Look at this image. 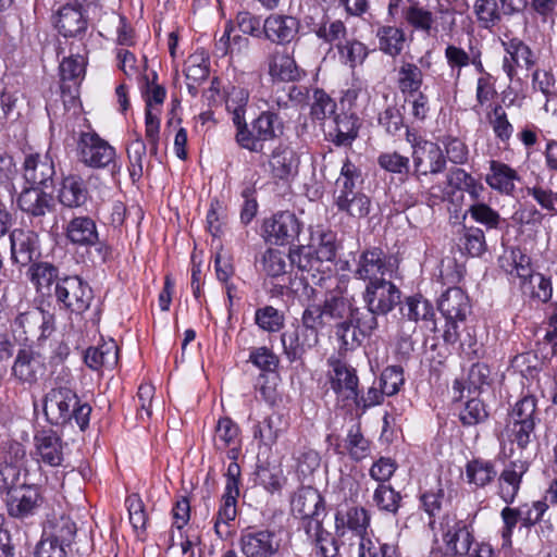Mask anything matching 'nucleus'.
<instances>
[{
  "instance_id": "nucleus-1",
  "label": "nucleus",
  "mask_w": 557,
  "mask_h": 557,
  "mask_svg": "<svg viewBox=\"0 0 557 557\" xmlns=\"http://www.w3.org/2000/svg\"><path fill=\"white\" fill-rule=\"evenodd\" d=\"M333 304L344 307L342 331L354 336L356 347L370 337L379 327L377 315H385L400 304L401 293L398 287L385 277L369 282L363 293L364 307L356 306L354 298L342 289L327 290ZM342 311V309H339Z\"/></svg>"
},
{
  "instance_id": "nucleus-2",
  "label": "nucleus",
  "mask_w": 557,
  "mask_h": 557,
  "mask_svg": "<svg viewBox=\"0 0 557 557\" xmlns=\"http://www.w3.org/2000/svg\"><path fill=\"white\" fill-rule=\"evenodd\" d=\"M344 307L333 304L329 293L324 295L321 304L308 305L301 315V324L293 325L281 335L284 354L290 362L301 357L319 343V331L326 326L334 329V334L341 343V349L356 348V341L347 330L342 331Z\"/></svg>"
},
{
  "instance_id": "nucleus-3",
  "label": "nucleus",
  "mask_w": 557,
  "mask_h": 557,
  "mask_svg": "<svg viewBox=\"0 0 557 557\" xmlns=\"http://www.w3.org/2000/svg\"><path fill=\"white\" fill-rule=\"evenodd\" d=\"M44 412L52 425L72 424L74 421L81 431L89 425L91 407L81 403L69 374L58 376L55 385L44 397Z\"/></svg>"
},
{
  "instance_id": "nucleus-4",
  "label": "nucleus",
  "mask_w": 557,
  "mask_h": 557,
  "mask_svg": "<svg viewBox=\"0 0 557 557\" xmlns=\"http://www.w3.org/2000/svg\"><path fill=\"white\" fill-rule=\"evenodd\" d=\"M20 211L33 228L49 232L57 224V201L51 193L39 187H25L16 198Z\"/></svg>"
},
{
  "instance_id": "nucleus-5",
  "label": "nucleus",
  "mask_w": 557,
  "mask_h": 557,
  "mask_svg": "<svg viewBox=\"0 0 557 557\" xmlns=\"http://www.w3.org/2000/svg\"><path fill=\"white\" fill-rule=\"evenodd\" d=\"M284 124L280 115L272 111L262 112L248 128L245 122L236 129V143L251 152H263L267 141L273 140L283 134Z\"/></svg>"
},
{
  "instance_id": "nucleus-6",
  "label": "nucleus",
  "mask_w": 557,
  "mask_h": 557,
  "mask_svg": "<svg viewBox=\"0 0 557 557\" xmlns=\"http://www.w3.org/2000/svg\"><path fill=\"white\" fill-rule=\"evenodd\" d=\"M540 422L537 401L534 396H524L512 407L507 422V433L512 443L524 449Z\"/></svg>"
},
{
  "instance_id": "nucleus-7",
  "label": "nucleus",
  "mask_w": 557,
  "mask_h": 557,
  "mask_svg": "<svg viewBox=\"0 0 557 557\" xmlns=\"http://www.w3.org/2000/svg\"><path fill=\"white\" fill-rule=\"evenodd\" d=\"M245 557H277L284 548L282 533L271 528L248 527L239 536Z\"/></svg>"
},
{
  "instance_id": "nucleus-8",
  "label": "nucleus",
  "mask_w": 557,
  "mask_h": 557,
  "mask_svg": "<svg viewBox=\"0 0 557 557\" xmlns=\"http://www.w3.org/2000/svg\"><path fill=\"white\" fill-rule=\"evenodd\" d=\"M406 135L412 147L413 176L418 182H421L422 176L436 175L445 171L446 157L436 143L417 138L408 129Z\"/></svg>"
},
{
  "instance_id": "nucleus-9",
  "label": "nucleus",
  "mask_w": 557,
  "mask_h": 557,
  "mask_svg": "<svg viewBox=\"0 0 557 557\" xmlns=\"http://www.w3.org/2000/svg\"><path fill=\"white\" fill-rule=\"evenodd\" d=\"M438 310L446 320L444 341L454 344L459 338V323L465 322L471 312V306L466 293L459 287L448 288L438 301Z\"/></svg>"
},
{
  "instance_id": "nucleus-10",
  "label": "nucleus",
  "mask_w": 557,
  "mask_h": 557,
  "mask_svg": "<svg viewBox=\"0 0 557 557\" xmlns=\"http://www.w3.org/2000/svg\"><path fill=\"white\" fill-rule=\"evenodd\" d=\"M440 530L445 556L463 557L469 554L474 542L470 522L458 519L456 515L446 513L440 521Z\"/></svg>"
},
{
  "instance_id": "nucleus-11",
  "label": "nucleus",
  "mask_w": 557,
  "mask_h": 557,
  "mask_svg": "<svg viewBox=\"0 0 557 557\" xmlns=\"http://www.w3.org/2000/svg\"><path fill=\"white\" fill-rule=\"evenodd\" d=\"M52 298L61 309L82 314L90 307L94 294L88 283L79 276L63 274Z\"/></svg>"
},
{
  "instance_id": "nucleus-12",
  "label": "nucleus",
  "mask_w": 557,
  "mask_h": 557,
  "mask_svg": "<svg viewBox=\"0 0 557 557\" xmlns=\"http://www.w3.org/2000/svg\"><path fill=\"white\" fill-rule=\"evenodd\" d=\"M78 156L89 168L103 169L112 164V173L116 171L115 149L94 131L81 133Z\"/></svg>"
},
{
  "instance_id": "nucleus-13",
  "label": "nucleus",
  "mask_w": 557,
  "mask_h": 557,
  "mask_svg": "<svg viewBox=\"0 0 557 557\" xmlns=\"http://www.w3.org/2000/svg\"><path fill=\"white\" fill-rule=\"evenodd\" d=\"M327 379L337 401L343 403L344 406L354 403L359 392V377L356 369L335 357L327 359Z\"/></svg>"
},
{
  "instance_id": "nucleus-14",
  "label": "nucleus",
  "mask_w": 557,
  "mask_h": 557,
  "mask_svg": "<svg viewBox=\"0 0 557 557\" xmlns=\"http://www.w3.org/2000/svg\"><path fill=\"white\" fill-rule=\"evenodd\" d=\"M302 227L304 223L292 211H280L264 220L262 225L265 240L281 246L293 244Z\"/></svg>"
},
{
  "instance_id": "nucleus-15",
  "label": "nucleus",
  "mask_w": 557,
  "mask_h": 557,
  "mask_svg": "<svg viewBox=\"0 0 557 557\" xmlns=\"http://www.w3.org/2000/svg\"><path fill=\"white\" fill-rule=\"evenodd\" d=\"M88 48L82 42H69L67 55L60 63L61 91L72 94L77 89L84 75L87 64Z\"/></svg>"
},
{
  "instance_id": "nucleus-16",
  "label": "nucleus",
  "mask_w": 557,
  "mask_h": 557,
  "mask_svg": "<svg viewBox=\"0 0 557 557\" xmlns=\"http://www.w3.org/2000/svg\"><path fill=\"white\" fill-rule=\"evenodd\" d=\"M13 331H21L27 341H44L54 331L53 314L38 308L32 307L20 312L13 321Z\"/></svg>"
},
{
  "instance_id": "nucleus-17",
  "label": "nucleus",
  "mask_w": 557,
  "mask_h": 557,
  "mask_svg": "<svg viewBox=\"0 0 557 557\" xmlns=\"http://www.w3.org/2000/svg\"><path fill=\"white\" fill-rule=\"evenodd\" d=\"M292 513L301 519L308 520L305 527L307 534L317 522H322L320 516L324 513V499L317 488L311 486L299 487L290 498Z\"/></svg>"
},
{
  "instance_id": "nucleus-18",
  "label": "nucleus",
  "mask_w": 557,
  "mask_h": 557,
  "mask_svg": "<svg viewBox=\"0 0 557 557\" xmlns=\"http://www.w3.org/2000/svg\"><path fill=\"white\" fill-rule=\"evenodd\" d=\"M53 24L58 32L66 39L65 45L69 42H88V21L83 15L79 7L63 5L53 16Z\"/></svg>"
},
{
  "instance_id": "nucleus-19",
  "label": "nucleus",
  "mask_w": 557,
  "mask_h": 557,
  "mask_svg": "<svg viewBox=\"0 0 557 557\" xmlns=\"http://www.w3.org/2000/svg\"><path fill=\"white\" fill-rule=\"evenodd\" d=\"M38 230L16 227L10 233V250L13 263L30 265L40 256Z\"/></svg>"
},
{
  "instance_id": "nucleus-20",
  "label": "nucleus",
  "mask_w": 557,
  "mask_h": 557,
  "mask_svg": "<svg viewBox=\"0 0 557 557\" xmlns=\"http://www.w3.org/2000/svg\"><path fill=\"white\" fill-rule=\"evenodd\" d=\"M393 271L392 258L380 247H369L360 253L355 275L358 278L373 282L385 277Z\"/></svg>"
},
{
  "instance_id": "nucleus-21",
  "label": "nucleus",
  "mask_w": 557,
  "mask_h": 557,
  "mask_svg": "<svg viewBox=\"0 0 557 557\" xmlns=\"http://www.w3.org/2000/svg\"><path fill=\"white\" fill-rule=\"evenodd\" d=\"M370 525V515L364 507L355 505H341L335 513V533L337 536H345L351 531L358 536H363Z\"/></svg>"
},
{
  "instance_id": "nucleus-22",
  "label": "nucleus",
  "mask_w": 557,
  "mask_h": 557,
  "mask_svg": "<svg viewBox=\"0 0 557 557\" xmlns=\"http://www.w3.org/2000/svg\"><path fill=\"white\" fill-rule=\"evenodd\" d=\"M26 276L41 297L52 298L55 293V285H59L62 276L59 267L49 261H36L32 263Z\"/></svg>"
},
{
  "instance_id": "nucleus-23",
  "label": "nucleus",
  "mask_w": 557,
  "mask_h": 557,
  "mask_svg": "<svg viewBox=\"0 0 557 557\" xmlns=\"http://www.w3.org/2000/svg\"><path fill=\"white\" fill-rule=\"evenodd\" d=\"M39 490L34 484L25 483L7 495L8 513L13 518L24 519L34 515L40 505Z\"/></svg>"
},
{
  "instance_id": "nucleus-24",
  "label": "nucleus",
  "mask_w": 557,
  "mask_h": 557,
  "mask_svg": "<svg viewBox=\"0 0 557 557\" xmlns=\"http://www.w3.org/2000/svg\"><path fill=\"white\" fill-rule=\"evenodd\" d=\"M506 55L503 60V70L512 81L517 75V66H524L527 70L532 69L536 63V58L532 49L521 39L511 38L503 41Z\"/></svg>"
},
{
  "instance_id": "nucleus-25",
  "label": "nucleus",
  "mask_w": 557,
  "mask_h": 557,
  "mask_svg": "<svg viewBox=\"0 0 557 557\" xmlns=\"http://www.w3.org/2000/svg\"><path fill=\"white\" fill-rule=\"evenodd\" d=\"M54 174V163L49 153L26 156L23 163V177L29 187H47Z\"/></svg>"
},
{
  "instance_id": "nucleus-26",
  "label": "nucleus",
  "mask_w": 557,
  "mask_h": 557,
  "mask_svg": "<svg viewBox=\"0 0 557 557\" xmlns=\"http://www.w3.org/2000/svg\"><path fill=\"white\" fill-rule=\"evenodd\" d=\"M315 12L320 16L307 15L305 23L319 39L337 47L346 37L345 24L341 20H332L323 10L315 9Z\"/></svg>"
},
{
  "instance_id": "nucleus-27",
  "label": "nucleus",
  "mask_w": 557,
  "mask_h": 557,
  "mask_svg": "<svg viewBox=\"0 0 557 557\" xmlns=\"http://www.w3.org/2000/svg\"><path fill=\"white\" fill-rule=\"evenodd\" d=\"M39 461L50 467H60L64 460L66 443L52 430H42L34 437Z\"/></svg>"
},
{
  "instance_id": "nucleus-28",
  "label": "nucleus",
  "mask_w": 557,
  "mask_h": 557,
  "mask_svg": "<svg viewBox=\"0 0 557 557\" xmlns=\"http://www.w3.org/2000/svg\"><path fill=\"white\" fill-rule=\"evenodd\" d=\"M45 373V364L40 355L29 348L17 351L12 366V375L21 384L34 385Z\"/></svg>"
},
{
  "instance_id": "nucleus-29",
  "label": "nucleus",
  "mask_w": 557,
  "mask_h": 557,
  "mask_svg": "<svg viewBox=\"0 0 557 557\" xmlns=\"http://www.w3.org/2000/svg\"><path fill=\"white\" fill-rule=\"evenodd\" d=\"M299 21L292 15L271 14L263 21V36L276 45H287L299 32Z\"/></svg>"
},
{
  "instance_id": "nucleus-30",
  "label": "nucleus",
  "mask_w": 557,
  "mask_h": 557,
  "mask_svg": "<svg viewBox=\"0 0 557 557\" xmlns=\"http://www.w3.org/2000/svg\"><path fill=\"white\" fill-rule=\"evenodd\" d=\"M519 180L518 172L510 165L497 160L490 161V172L485 176V182L492 189L511 196Z\"/></svg>"
},
{
  "instance_id": "nucleus-31",
  "label": "nucleus",
  "mask_w": 557,
  "mask_h": 557,
  "mask_svg": "<svg viewBox=\"0 0 557 557\" xmlns=\"http://www.w3.org/2000/svg\"><path fill=\"white\" fill-rule=\"evenodd\" d=\"M89 191L84 180L76 175L63 178L58 190L59 202L70 209L81 208L87 203Z\"/></svg>"
},
{
  "instance_id": "nucleus-32",
  "label": "nucleus",
  "mask_w": 557,
  "mask_h": 557,
  "mask_svg": "<svg viewBox=\"0 0 557 557\" xmlns=\"http://www.w3.org/2000/svg\"><path fill=\"white\" fill-rule=\"evenodd\" d=\"M362 185L361 170L346 158L342 162L341 174L335 182L334 199L363 193Z\"/></svg>"
},
{
  "instance_id": "nucleus-33",
  "label": "nucleus",
  "mask_w": 557,
  "mask_h": 557,
  "mask_svg": "<svg viewBox=\"0 0 557 557\" xmlns=\"http://www.w3.org/2000/svg\"><path fill=\"white\" fill-rule=\"evenodd\" d=\"M214 447L227 451V457L236 460L239 453V428L227 417L221 418L215 426Z\"/></svg>"
},
{
  "instance_id": "nucleus-34",
  "label": "nucleus",
  "mask_w": 557,
  "mask_h": 557,
  "mask_svg": "<svg viewBox=\"0 0 557 557\" xmlns=\"http://www.w3.org/2000/svg\"><path fill=\"white\" fill-rule=\"evenodd\" d=\"M66 238L74 245L91 246L98 242L95 221L89 216H75L65 227Z\"/></svg>"
},
{
  "instance_id": "nucleus-35",
  "label": "nucleus",
  "mask_w": 557,
  "mask_h": 557,
  "mask_svg": "<svg viewBox=\"0 0 557 557\" xmlns=\"http://www.w3.org/2000/svg\"><path fill=\"white\" fill-rule=\"evenodd\" d=\"M269 74L283 82H294L300 76L295 60L285 52L274 49L267 55Z\"/></svg>"
},
{
  "instance_id": "nucleus-36",
  "label": "nucleus",
  "mask_w": 557,
  "mask_h": 557,
  "mask_svg": "<svg viewBox=\"0 0 557 557\" xmlns=\"http://www.w3.org/2000/svg\"><path fill=\"white\" fill-rule=\"evenodd\" d=\"M269 163L275 177L287 180L297 173L299 161L293 149L280 145L272 151Z\"/></svg>"
},
{
  "instance_id": "nucleus-37",
  "label": "nucleus",
  "mask_w": 557,
  "mask_h": 557,
  "mask_svg": "<svg viewBox=\"0 0 557 557\" xmlns=\"http://www.w3.org/2000/svg\"><path fill=\"white\" fill-rule=\"evenodd\" d=\"M289 426L288 419L278 412H273L255 428V437L264 445L272 446Z\"/></svg>"
},
{
  "instance_id": "nucleus-38",
  "label": "nucleus",
  "mask_w": 557,
  "mask_h": 557,
  "mask_svg": "<svg viewBox=\"0 0 557 557\" xmlns=\"http://www.w3.org/2000/svg\"><path fill=\"white\" fill-rule=\"evenodd\" d=\"M117 359L119 347L113 341L89 347L84 355V361L91 370L112 369L117 363Z\"/></svg>"
},
{
  "instance_id": "nucleus-39",
  "label": "nucleus",
  "mask_w": 557,
  "mask_h": 557,
  "mask_svg": "<svg viewBox=\"0 0 557 557\" xmlns=\"http://www.w3.org/2000/svg\"><path fill=\"white\" fill-rule=\"evenodd\" d=\"M358 119L347 113L337 114L332 123L329 136L336 146L350 145L358 135Z\"/></svg>"
},
{
  "instance_id": "nucleus-40",
  "label": "nucleus",
  "mask_w": 557,
  "mask_h": 557,
  "mask_svg": "<svg viewBox=\"0 0 557 557\" xmlns=\"http://www.w3.org/2000/svg\"><path fill=\"white\" fill-rule=\"evenodd\" d=\"M423 84V73L421 69L412 63L403 61L397 70V86L405 96H413Z\"/></svg>"
},
{
  "instance_id": "nucleus-41",
  "label": "nucleus",
  "mask_w": 557,
  "mask_h": 557,
  "mask_svg": "<svg viewBox=\"0 0 557 557\" xmlns=\"http://www.w3.org/2000/svg\"><path fill=\"white\" fill-rule=\"evenodd\" d=\"M525 472V467L523 463L517 465L516 462H511L509 467H507L499 476L500 483V497L506 504L513 503L516 495L520 488V483L523 473Z\"/></svg>"
},
{
  "instance_id": "nucleus-42",
  "label": "nucleus",
  "mask_w": 557,
  "mask_h": 557,
  "mask_svg": "<svg viewBox=\"0 0 557 557\" xmlns=\"http://www.w3.org/2000/svg\"><path fill=\"white\" fill-rule=\"evenodd\" d=\"M76 531L75 523L69 517H60L48 521L42 535L55 543L70 547Z\"/></svg>"
},
{
  "instance_id": "nucleus-43",
  "label": "nucleus",
  "mask_w": 557,
  "mask_h": 557,
  "mask_svg": "<svg viewBox=\"0 0 557 557\" xmlns=\"http://www.w3.org/2000/svg\"><path fill=\"white\" fill-rule=\"evenodd\" d=\"M400 314L408 322L417 323L418 321L432 320L434 310L428 299L421 295H416L406 298L400 307Z\"/></svg>"
},
{
  "instance_id": "nucleus-44",
  "label": "nucleus",
  "mask_w": 557,
  "mask_h": 557,
  "mask_svg": "<svg viewBox=\"0 0 557 557\" xmlns=\"http://www.w3.org/2000/svg\"><path fill=\"white\" fill-rule=\"evenodd\" d=\"M403 495L391 484H377L372 495V503L377 510L396 516L401 507Z\"/></svg>"
},
{
  "instance_id": "nucleus-45",
  "label": "nucleus",
  "mask_w": 557,
  "mask_h": 557,
  "mask_svg": "<svg viewBox=\"0 0 557 557\" xmlns=\"http://www.w3.org/2000/svg\"><path fill=\"white\" fill-rule=\"evenodd\" d=\"M334 203L339 212L352 219L366 218L371 210V199L364 193L336 198Z\"/></svg>"
},
{
  "instance_id": "nucleus-46",
  "label": "nucleus",
  "mask_w": 557,
  "mask_h": 557,
  "mask_svg": "<svg viewBox=\"0 0 557 557\" xmlns=\"http://www.w3.org/2000/svg\"><path fill=\"white\" fill-rule=\"evenodd\" d=\"M446 180L450 187L467 191L473 200H478L484 190L483 185L461 168H451L447 173Z\"/></svg>"
},
{
  "instance_id": "nucleus-47",
  "label": "nucleus",
  "mask_w": 557,
  "mask_h": 557,
  "mask_svg": "<svg viewBox=\"0 0 557 557\" xmlns=\"http://www.w3.org/2000/svg\"><path fill=\"white\" fill-rule=\"evenodd\" d=\"M404 17L410 26L429 36L438 33V26L434 25L433 13L422 7H419L417 3L409 5L405 10Z\"/></svg>"
},
{
  "instance_id": "nucleus-48",
  "label": "nucleus",
  "mask_w": 557,
  "mask_h": 557,
  "mask_svg": "<svg viewBox=\"0 0 557 557\" xmlns=\"http://www.w3.org/2000/svg\"><path fill=\"white\" fill-rule=\"evenodd\" d=\"M288 258L292 265L297 267L302 273L307 272L312 278L315 277L314 272H321L322 263L314 255L312 246H298L290 249Z\"/></svg>"
},
{
  "instance_id": "nucleus-49",
  "label": "nucleus",
  "mask_w": 557,
  "mask_h": 557,
  "mask_svg": "<svg viewBox=\"0 0 557 557\" xmlns=\"http://www.w3.org/2000/svg\"><path fill=\"white\" fill-rule=\"evenodd\" d=\"M249 101V92L243 87H232L228 91L225 106L232 114V121L238 129L245 122L246 107Z\"/></svg>"
},
{
  "instance_id": "nucleus-50",
  "label": "nucleus",
  "mask_w": 557,
  "mask_h": 557,
  "mask_svg": "<svg viewBox=\"0 0 557 557\" xmlns=\"http://www.w3.org/2000/svg\"><path fill=\"white\" fill-rule=\"evenodd\" d=\"M380 49L391 55H398L405 44V33L401 28L394 26H383L377 29Z\"/></svg>"
},
{
  "instance_id": "nucleus-51",
  "label": "nucleus",
  "mask_w": 557,
  "mask_h": 557,
  "mask_svg": "<svg viewBox=\"0 0 557 557\" xmlns=\"http://www.w3.org/2000/svg\"><path fill=\"white\" fill-rule=\"evenodd\" d=\"M26 475L22 478L21 465L9 462L5 458L0 462V493L9 495L26 483Z\"/></svg>"
},
{
  "instance_id": "nucleus-52",
  "label": "nucleus",
  "mask_w": 557,
  "mask_h": 557,
  "mask_svg": "<svg viewBox=\"0 0 557 557\" xmlns=\"http://www.w3.org/2000/svg\"><path fill=\"white\" fill-rule=\"evenodd\" d=\"M466 474L469 483L483 487L491 483L497 473L492 462L474 459L467 463Z\"/></svg>"
},
{
  "instance_id": "nucleus-53",
  "label": "nucleus",
  "mask_w": 557,
  "mask_h": 557,
  "mask_svg": "<svg viewBox=\"0 0 557 557\" xmlns=\"http://www.w3.org/2000/svg\"><path fill=\"white\" fill-rule=\"evenodd\" d=\"M460 243L465 252L471 257H480L487 249L485 234L480 227L463 226Z\"/></svg>"
},
{
  "instance_id": "nucleus-54",
  "label": "nucleus",
  "mask_w": 557,
  "mask_h": 557,
  "mask_svg": "<svg viewBox=\"0 0 557 557\" xmlns=\"http://www.w3.org/2000/svg\"><path fill=\"white\" fill-rule=\"evenodd\" d=\"M237 500L222 498L218 513L214 518V531L220 539L228 535L230 523L236 519Z\"/></svg>"
},
{
  "instance_id": "nucleus-55",
  "label": "nucleus",
  "mask_w": 557,
  "mask_h": 557,
  "mask_svg": "<svg viewBox=\"0 0 557 557\" xmlns=\"http://www.w3.org/2000/svg\"><path fill=\"white\" fill-rule=\"evenodd\" d=\"M337 49L341 60L351 69L362 64L369 54L367 46L356 39L337 44Z\"/></svg>"
},
{
  "instance_id": "nucleus-56",
  "label": "nucleus",
  "mask_w": 557,
  "mask_h": 557,
  "mask_svg": "<svg viewBox=\"0 0 557 557\" xmlns=\"http://www.w3.org/2000/svg\"><path fill=\"white\" fill-rule=\"evenodd\" d=\"M488 122L493 128L495 137L503 144H507L513 133V126L507 117V113L500 104L494 107L487 115Z\"/></svg>"
},
{
  "instance_id": "nucleus-57",
  "label": "nucleus",
  "mask_w": 557,
  "mask_h": 557,
  "mask_svg": "<svg viewBox=\"0 0 557 557\" xmlns=\"http://www.w3.org/2000/svg\"><path fill=\"white\" fill-rule=\"evenodd\" d=\"M467 213H469L476 223L484 225L487 230L498 228L502 222L499 213L485 202L479 201V199L474 200V203L469 207Z\"/></svg>"
},
{
  "instance_id": "nucleus-58",
  "label": "nucleus",
  "mask_w": 557,
  "mask_h": 557,
  "mask_svg": "<svg viewBox=\"0 0 557 557\" xmlns=\"http://www.w3.org/2000/svg\"><path fill=\"white\" fill-rule=\"evenodd\" d=\"M314 534L310 536L314 537L317 547V555L320 557H336L339 552L337 540L329 531L323 529L322 522H317L313 525Z\"/></svg>"
},
{
  "instance_id": "nucleus-59",
  "label": "nucleus",
  "mask_w": 557,
  "mask_h": 557,
  "mask_svg": "<svg viewBox=\"0 0 557 557\" xmlns=\"http://www.w3.org/2000/svg\"><path fill=\"white\" fill-rule=\"evenodd\" d=\"M346 448L354 460H362L370 454V442L361 433L360 424H354L346 438Z\"/></svg>"
},
{
  "instance_id": "nucleus-60",
  "label": "nucleus",
  "mask_w": 557,
  "mask_h": 557,
  "mask_svg": "<svg viewBox=\"0 0 557 557\" xmlns=\"http://www.w3.org/2000/svg\"><path fill=\"white\" fill-rule=\"evenodd\" d=\"M135 139L127 147L129 175L134 182L143 175V159L147 152V147L141 136L138 133H135Z\"/></svg>"
},
{
  "instance_id": "nucleus-61",
  "label": "nucleus",
  "mask_w": 557,
  "mask_h": 557,
  "mask_svg": "<svg viewBox=\"0 0 557 557\" xmlns=\"http://www.w3.org/2000/svg\"><path fill=\"white\" fill-rule=\"evenodd\" d=\"M377 164L381 169L392 174L408 175L410 172L409 158L397 151L380 153L377 157Z\"/></svg>"
},
{
  "instance_id": "nucleus-62",
  "label": "nucleus",
  "mask_w": 557,
  "mask_h": 557,
  "mask_svg": "<svg viewBox=\"0 0 557 557\" xmlns=\"http://www.w3.org/2000/svg\"><path fill=\"white\" fill-rule=\"evenodd\" d=\"M261 265V271L267 275L276 277L285 273L286 261L285 256L277 249L269 248L258 261Z\"/></svg>"
},
{
  "instance_id": "nucleus-63",
  "label": "nucleus",
  "mask_w": 557,
  "mask_h": 557,
  "mask_svg": "<svg viewBox=\"0 0 557 557\" xmlns=\"http://www.w3.org/2000/svg\"><path fill=\"white\" fill-rule=\"evenodd\" d=\"M255 321L263 331L277 332L284 325V315L276 308L265 306L256 311Z\"/></svg>"
},
{
  "instance_id": "nucleus-64",
  "label": "nucleus",
  "mask_w": 557,
  "mask_h": 557,
  "mask_svg": "<svg viewBox=\"0 0 557 557\" xmlns=\"http://www.w3.org/2000/svg\"><path fill=\"white\" fill-rule=\"evenodd\" d=\"M311 115L317 120L332 116L336 110V102L322 89H314L311 98Z\"/></svg>"
}]
</instances>
